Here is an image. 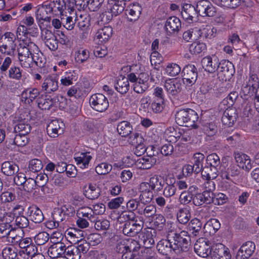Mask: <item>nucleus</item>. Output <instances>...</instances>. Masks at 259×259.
Returning <instances> with one entry per match:
<instances>
[{"label": "nucleus", "instance_id": "nucleus-1", "mask_svg": "<svg viewBox=\"0 0 259 259\" xmlns=\"http://www.w3.org/2000/svg\"><path fill=\"white\" fill-rule=\"evenodd\" d=\"M38 48L32 42L22 45L19 44L17 52L19 61L21 65L25 68H30L34 62L37 66H41V62H38V58L35 59L33 53L37 51Z\"/></svg>", "mask_w": 259, "mask_h": 259}, {"label": "nucleus", "instance_id": "nucleus-2", "mask_svg": "<svg viewBox=\"0 0 259 259\" xmlns=\"http://www.w3.org/2000/svg\"><path fill=\"white\" fill-rule=\"evenodd\" d=\"M166 238L171 240L176 253L179 254L182 252H186L190 247L191 238L187 231L169 232Z\"/></svg>", "mask_w": 259, "mask_h": 259}, {"label": "nucleus", "instance_id": "nucleus-3", "mask_svg": "<svg viewBox=\"0 0 259 259\" xmlns=\"http://www.w3.org/2000/svg\"><path fill=\"white\" fill-rule=\"evenodd\" d=\"M198 115L194 110L187 108L178 111L175 114L176 123L181 126L197 128L196 122L198 121Z\"/></svg>", "mask_w": 259, "mask_h": 259}, {"label": "nucleus", "instance_id": "nucleus-4", "mask_svg": "<svg viewBox=\"0 0 259 259\" xmlns=\"http://www.w3.org/2000/svg\"><path fill=\"white\" fill-rule=\"evenodd\" d=\"M16 48V47L12 45L0 43V54L7 56L0 66V70L2 72L6 71L10 67L12 63V58L15 55Z\"/></svg>", "mask_w": 259, "mask_h": 259}, {"label": "nucleus", "instance_id": "nucleus-5", "mask_svg": "<svg viewBox=\"0 0 259 259\" xmlns=\"http://www.w3.org/2000/svg\"><path fill=\"white\" fill-rule=\"evenodd\" d=\"M218 77L222 81L229 80L235 73L233 64L229 61H222L218 68Z\"/></svg>", "mask_w": 259, "mask_h": 259}, {"label": "nucleus", "instance_id": "nucleus-6", "mask_svg": "<svg viewBox=\"0 0 259 259\" xmlns=\"http://www.w3.org/2000/svg\"><path fill=\"white\" fill-rule=\"evenodd\" d=\"M90 103L93 109L100 112L105 111L109 106L107 98L102 94L93 95L90 99Z\"/></svg>", "mask_w": 259, "mask_h": 259}, {"label": "nucleus", "instance_id": "nucleus-7", "mask_svg": "<svg viewBox=\"0 0 259 259\" xmlns=\"http://www.w3.org/2000/svg\"><path fill=\"white\" fill-rule=\"evenodd\" d=\"M183 80L184 84L191 87L194 84L198 77L197 69L192 64L186 65L182 70Z\"/></svg>", "mask_w": 259, "mask_h": 259}, {"label": "nucleus", "instance_id": "nucleus-8", "mask_svg": "<svg viewBox=\"0 0 259 259\" xmlns=\"http://www.w3.org/2000/svg\"><path fill=\"white\" fill-rule=\"evenodd\" d=\"M196 11L202 17H213L216 13L215 8L207 0H201L197 2Z\"/></svg>", "mask_w": 259, "mask_h": 259}, {"label": "nucleus", "instance_id": "nucleus-9", "mask_svg": "<svg viewBox=\"0 0 259 259\" xmlns=\"http://www.w3.org/2000/svg\"><path fill=\"white\" fill-rule=\"evenodd\" d=\"M156 232L155 230L145 229L141 231L139 235V242L143 244L146 248H151L155 243L154 238Z\"/></svg>", "mask_w": 259, "mask_h": 259}, {"label": "nucleus", "instance_id": "nucleus-10", "mask_svg": "<svg viewBox=\"0 0 259 259\" xmlns=\"http://www.w3.org/2000/svg\"><path fill=\"white\" fill-rule=\"evenodd\" d=\"M136 221L126 222L120 226L122 233L130 237H134L140 234L143 229V226Z\"/></svg>", "mask_w": 259, "mask_h": 259}, {"label": "nucleus", "instance_id": "nucleus-11", "mask_svg": "<svg viewBox=\"0 0 259 259\" xmlns=\"http://www.w3.org/2000/svg\"><path fill=\"white\" fill-rule=\"evenodd\" d=\"M255 249V245L252 241H247L244 243L238 250L236 259H248Z\"/></svg>", "mask_w": 259, "mask_h": 259}, {"label": "nucleus", "instance_id": "nucleus-12", "mask_svg": "<svg viewBox=\"0 0 259 259\" xmlns=\"http://www.w3.org/2000/svg\"><path fill=\"white\" fill-rule=\"evenodd\" d=\"M211 256L212 259H231V257L228 248L221 243L212 247Z\"/></svg>", "mask_w": 259, "mask_h": 259}, {"label": "nucleus", "instance_id": "nucleus-13", "mask_svg": "<svg viewBox=\"0 0 259 259\" xmlns=\"http://www.w3.org/2000/svg\"><path fill=\"white\" fill-rule=\"evenodd\" d=\"M140 194L138 200L142 204H148L152 201L153 197V193L149 189L147 182L142 183L139 188Z\"/></svg>", "mask_w": 259, "mask_h": 259}, {"label": "nucleus", "instance_id": "nucleus-14", "mask_svg": "<svg viewBox=\"0 0 259 259\" xmlns=\"http://www.w3.org/2000/svg\"><path fill=\"white\" fill-rule=\"evenodd\" d=\"M64 126V124L61 121L53 120L47 126V133L52 138L57 137L63 133Z\"/></svg>", "mask_w": 259, "mask_h": 259}, {"label": "nucleus", "instance_id": "nucleus-15", "mask_svg": "<svg viewBox=\"0 0 259 259\" xmlns=\"http://www.w3.org/2000/svg\"><path fill=\"white\" fill-rule=\"evenodd\" d=\"M194 250L199 256L202 257H207L212 252V249H210V246L208 242L203 238L199 239L195 243Z\"/></svg>", "mask_w": 259, "mask_h": 259}, {"label": "nucleus", "instance_id": "nucleus-16", "mask_svg": "<svg viewBox=\"0 0 259 259\" xmlns=\"http://www.w3.org/2000/svg\"><path fill=\"white\" fill-rule=\"evenodd\" d=\"M172 242L169 238L166 239H161L157 244V250L160 254L168 256L175 252L174 247H173Z\"/></svg>", "mask_w": 259, "mask_h": 259}, {"label": "nucleus", "instance_id": "nucleus-17", "mask_svg": "<svg viewBox=\"0 0 259 259\" xmlns=\"http://www.w3.org/2000/svg\"><path fill=\"white\" fill-rule=\"evenodd\" d=\"M219 62L218 59L215 56H206L201 60L202 67L209 73H213L218 70Z\"/></svg>", "mask_w": 259, "mask_h": 259}, {"label": "nucleus", "instance_id": "nucleus-18", "mask_svg": "<svg viewBox=\"0 0 259 259\" xmlns=\"http://www.w3.org/2000/svg\"><path fill=\"white\" fill-rule=\"evenodd\" d=\"M234 155L237 165L240 168L247 171H249L251 169V159L248 155L239 152H234Z\"/></svg>", "mask_w": 259, "mask_h": 259}, {"label": "nucleus", "instance_id": "nucleus-19", "mask_svg": "<svg viewBox=\"0 0 259 259\" xmlns=\"http://www.w3.org/2000/svg\"><path fill=\"white\" fill-rule=\"evenodd\" d=\"M164 27L167 33L172 34L180 30L181 22L179 18L176 16L170 17L165 21Z\"/></svg>", "mask_w": 259, "mask_h": 259}, {"label": "nucleus", "instance_id": "nucleus-20", "mask_svg": "<svg viewBox=\"0 0 259 259\" xmlns=\"http://www.w3.org/2000/svg\"><path fill=\"white\" fill-rule=\"evenodd\" d=\"M101 189L96 184L89 183L83 187V194L89 199L95 200L101 195Z\"/></svg>", "mask_w": 259, "mask_h": 259}, {"label": "nucleus", "instance_id": "nucleus-21", "mask_svg": "<svg viewBox=\"0 0 259 259\" xmlns=\"http://www.w3.org/2000/svg\"><path fill=\"white\" fill-rule=\"evenodd\" d=\"M197 13L196 8L190 4H185L182 7L181 16L184 20L189 23L193 22V19Z\"/></svg>", "mask_w": 259, "mask_h": 259}, {"label": "nucleus", "instance_id": "nucleus-22", "mask_svg": "<svg viewBox=\"0 0 259 259\" xmlns=\"http://www.w3.org/2000/svg\"><path fill=\"white\" fill-rule=\"evenodd\" d=\"M237 117V114L235 108L226 109L222 117V123L228 126H231L236 121Z\"/></svg>", "mask_w": 259, "mask_h": 259}, {"label": "nucleus", "instance_id": "nucleus-23", "mask_svg": "<svg viewBox=\"0 0 259 259\" xmlns=\"http://www.w3.org/2000/svg\"><path fill=\"white\" fill-rule=\"evenodd\" d=\"M197 188L195 186H191L189 187L188 190L182 192L179 197V201L181 204L187 205L191 201H193L194 194L196 192Z\"/></svg>", "mask_w": 259, "mask_h": 259}, {"label": "nucleus", "instance_id": "nucleus-24", "mask_svg": "<svg viewBox=\"0 0 259 259\" xmlns=\"http://www.w3.org/2000/svg\"><path fill=\"white\" fill-rule=\"evenodd\" d=\"M164 87L168 93L176 95L181 91L182 84L176 79H168L165 81Z\"/></svg>", "mask_w": 259, "mask_h": 259}, {"label": "nucleus", "instance_id": "nucleus-25", "mask_svg": "<svg viewBox=\"0 0 259 259\" xmlns=\"http://www.w3.org/2000/svg\"><path fill=\"white\" fill-rule=\"evenodd\" d=\"M40 94L39 91L36 88L27 89L21 94V101L25 103H32Z\"/></svg>", "mask_w": 259, "mask_h": 259}, {"label": "nucleus", "instance_id": "nucleus-26", "mask_svg": "<svg viewBox=\"0 0 259 259\" xmlns=\"http://www.w3.org/2000/svg\"><path fill=\"white\" fill-rule=\"evenodd\" d=\"M36 102L41 110H49L55 103V99L50 96L41 95L37 98Z\"/></svg>", "mask_w": 259, "mask_h": 259}, {"label": "nucleus", "instance_id": "nucleus-27", "mask_svg": "<svg viewBox=\"0 0 259 259\" xmlns=\"http://www.w3.org/2000/svg\"><path fill=\"white\" fill-rule=\"evenodd\" d=\"M27 213L30 220L35 223H40L44 219L41 210L36 205H32L28 209Z\"/></svg>", "mask_w": 259, "mask_h": 259}, {"label": "nucleus", "instance_id": "nucleus-28", "mask_svg": "<svg viewBox=\"0 0 259 259\" xmlns=\"http://www.w3.org/2000/svg\"><path fill=\"white\" fill-rule=\"evenodd\" d=\"M239 167L235 163L230 164L228 167L221 172L223 179L231 180V178L238 176L240 174Z\"/></svg>", "mask_w": 259, "mask_h": 259}, {"label": "nucleus", "instance_id": "nucleus-29", "mask_svg": "<svg viewBox=\"0 0 259 259\" xmlns=\"http://www.w3.org/2000/svg\"><path fill=\"white\" fill-rule=\"evenodd\" d=\"M134 136V137L132 143L133 144L136 145L134 150V153L137 156H140L146 151L147 149L144 144L142 143L144 139L142 138V136L137 133L135 134Z\"/></svg>", "mask_w": 259, "mask_h": 259}, {"label": "nucleus", "instance_id": "nucleus-30", "mask_svg": "<svg viewBox=\"0 0 259 259\" xmlns=\"http://www.w3.org/2000/svg\"><path fill=\"white\" fill-rule=\"evenodd\" d=\"M66 246L63 243H53L48 249V253L51 257L58 258L64 254Z\"/></svg>", "mask_w": 259, "mask_h": 259}, {"label": "nucleus", "instance_id": "nucleus-31", "mask_svg": "<svg viewBox=\"0 0 259 259\" xmlns=\"http://www.w3.org/2000/svg\"><path fill=\"white\" fill-rule=\"evenodd\" d=\"M52 14H53V12L49 3L42 5L37 11V18L44 21H49Z\"/></svg>", "mask_w": 259, "mask_h": 259}, {"label": "nucleus", "instance_id": "nucleus-32", "mask_svg": "<svg viewBox=\"0 0 259 259\" xmlns=\"http://www.w3.org/2000/svg\"><path fill=\"white\" fill-rule=\"evenodd\" d=\"M127 79L126 77L120 75L114 84L115 90L121 94L126 93L130 89L129 82Z\"/></svg>", "mask_w": 259, "mask_h": 259}, {"label": "nucleus", "instance_id": "nucleus-33", "mask_svg": "<svg viewBox=\"0 0 259 259\" xmlns=\"http://www.w3.org/2000/svg\"><path fill=\"white\" fill-rule=\"evenodd\" d=\"M156 213V206L152 204H142L139 207L138 214L146 218H153Z\"/></svg>", "mask_w": 259, "mask_h": 259}, {"label": "nucleus", "instance_id": "nucleus-34", "mask_svg": "<svg viewBox=\"0 0 259 259\" xmlns=\"http://www.w3.org/2000/svg\"><path fill=\"white\" fill-rule=\"evenodd\" d=\"M2 172L6 176H11L17 173L19 170L17 164L12 161H5L2 164Z\"/></svg>", "mask_w": 259, "mask_h": 259}, {"label": "nucleus", "instance_id": "nucleus-35", "mask_svg": "<svg viewBox=\"0 0 259 259\" xmlns=\"http://www.w3.org/2000/svg\"><path fill=\"white\" fill-rule=\"evenodd\" d=\"M65 236L71 243L76 244L83 239H82L83 233L80 231L71 228L65 232Z\"/></svg>", "mask_w": 259, "mask_h": 259}, {"label": "nucleus", "instance_id": "nucleus-36", "mask_svg": "<svg viewBox=\"0 0 259 259\" xmlns=\"http://www.w3.org/2000/svg\"><path fill=\"white\" fill-rule=\"evenodd\" d=\"M41 87L47 93H51L58 90V81L54 77L49 76L45 80Z\"/></svg>", "mask_w": 259, "mask_h": 259}, {"label": "nucleus", "instance_id": "nucleus-37", "mask_svg": "<svg viewBox=\"0 0 259 259\" xmlns=\"http://www.w3.org/2000/svg\"><path fill=\"white\" fill-rule=\"evenodd\" d=\"M112 28L107 26L99 28L96 33V37L101 42L107 41L112 35Z\"/></svg>", "mask_w": 259, "mask_h": 259}, {"label": "nucleus", "instance_id": "nucleus-38", "mask_svg": "<svg viewBox=\"0 0 259 259\" xmlns=\"http://www.w3.org/2000/svg\"><path fill=\"white\" fill-rule=\"evenodd\" d=\"M31 130V126L28 121L25 119L18 120L17 124L14 127L15 133L22 135H28Z\"/></svg>", "mask_w": 259, "mask_h": 259}, {"label": "nucleus", "instance_id": "nucleus-39", "mask_svg": "<svg viewBox=\"0 0 259 259\" xmlns=\"http://www.w3.org/2000/svg\"><path fill=\"white\" fill-rule=\"evenodd\" d=\"M53 14L63 16V11L66 9V4L64 0H53L49 3Z\"/></svg>", "mask_w": 259, "mask_h": 259}, {"label": "nucleus", "instance_id": "nucleus-40", "mask_svg": "<svg viewBox=\"0 0 259 259\" xmlns=\"http://www.w3.org/2000/svg\"><path fill=\"white\" fill-rule=\"evenodd\" d=\"M178 222L182 224H186L191 218L190 209L188 207L180 208L177 213Z\"/></svg>", "mask_w": 259, "mask_h": 259}, {"label": "nucleus", "instance_id": "nucleus-41", "mask_svg": "<svg viewBox=\"0 0 259 259\" xmlns=\"http://www.w3.org/2000/svg\"><path fill=\"white\" fill-rule=\"evenodd\" d=\"M92 158V156L90 155V152H82L80 154H76L74 158L76 164L77 165H81L80 167L84 168L89 165Z\"/></svg>", "mask_w": 259, "mask_h": 259}, {"label": "nucleus", "instance_id": "nucleus-42", "mask_svg": "<svg viewBox=\"0 0 259 259\" xmlns=\"http://www.w3.org/2000/svg\"><path fill=\"white\" fill-rule=\"evenodd\" d=\"M156 162V158L144 157L137 160L136 165L140 169H148L155 164Z\"/></svg>", "mask_w": 259, "mask_h": 259}, {"label": "nucleus", "instance_id": "nucleus-43", "mask_svg": "<svg viewBox=\"0 0 259 259\" xmlns=\"http://www.w3.org/2000/svg\"><path fill=\"white\" fill-rule=\"evenodd\" d=\"M77 215L78 218H87L91 222L95 221L93 210L90 207L86 206L79 208L77 210Z\"/></svg>", "mask_w": 259, "mask_h": 259}, {"label": "nucleus", "instance_id": "nucleus-44", "mask_svg": "<svg viewBox=\"0 0 259 259\" xmlns=\"http://www.w3.org/2000/svg\"><path fill=\"white\" fill-rule=\"evenodd\" d=\"M133 130L131 123L126 121L119 122L117 126L118 134L123 137H126L131 134Z\"/></svg>", "mask_w": 259, "mask_h": 259}, {"label": "nucleus", "instance_id": "nucleus-45", "mask_svg": "<svg viewBox=\"0 0 259 259\" xmlns=\"http://www.w3.org/2000/svg\"><path fill=\"white\" fill-rule=\"evenodd\" d=\"M202 225L200 220L194 218L189 223L188 229L194 236H199L202 229Z\"/></svg>", "mask_w": 259, "mask_h": 259}, {"label": "nucleus", "instance_id": "nucleus-46", "mask_svg": "<svg viewBox=\"0 0 259 259\" xmlns=\"http://www.w3.org/2000/svg\"><path fill=\"white\" fill-rule=\"evenodd\" d=\"M219 169L206 165L202 169L201 175L203 179H215L219 173Z\"/></svg>", "mask_w": 259, "mask_h": 259}, {"label": "nucleus", "instance_id": "nucleus-47", "mask_svg": "<svg viewBox=\"0 0 259 259\" xmlns=\"http://www.w3.org/2000/svg\"><path fill=\"white\" fill-rule=\"evenodd\" d=\"M23 232L22 230H13L11 228L10 233L7 237V241L13 244H18L22 238Z\"/></svg>", "mask_w": 259, "mask_h": 259}, {"label": "nucleus", "instance_id": "nucleus-48", "mask_svg": "<svg viewBox=\"0 0 259 259\" xmlns=\"http://www.w3.org/2000/svg\"><path fill=\"white\" fill-rule=\"evenodd\" d=\"M161 179V176L157 175L151 177L149 180V183H148L149 189L152 190H161L164 185V183H162Z\"/></svg>", "mask_w": 259, "mask_h": 259}, {"label": "nucleus", "instance_id": "nucleus-49", "mask_svg": "<svg viewBox=\"0 0 259 259\" xmlns=\"http://www.w3.org/2000/svg\"><path fill=\"white\" fill-rule=\"evenodd\" d=\"M166 186L164 188L163 194L164 196L167 198L174 196L176 192V187L174 185L175 183V179L174 178H170L169 179V183H168V179H165Z\"/></svg>", "mask_w": 259, "mask_h": 259}, {"label": "nucleus", "instance_id": "nucleus-50", "mask_svg": "<svg viewBox=\"0 0 259 259\" xmlns=\"http://www.w3.org/2000/svg\"><path fill=\"white\" fill-rule=\"evenodd\" d=\"M126 15L130 21H135L139 17L141 13V7L139 5L134 4L131 8L126 9Z\"/></svg>", "mask_w": 259, "mask_h": 259}, {"label": "nucleus", "instance_id": "nucleus-51", "mask_svg": "<svg viewBox=\"0 0 259 259\" xmlns=\"http://www.w3.org/2000/svg\"><path fill=\"white\" fill-rule=\"evenodd\" d=\"M205 156L201 153H196L193 155L194 163L193 166L195 168V173L198 174L203 169V161Z\"/></svg>", "mask_w": 259, "mask_h": 259}, {"label": "nucleus", "instance_id": "nucleus-52", "mask_svg": "<svg viewBox=\"0 0 259 259\" xmlns=\"http://www.w3.org/2000/svg\"><path fill=\"white\" fill-rule=\"evenodd\" d=\"M206 165L220 169L221 163L220 157L216 153L209 154L206 159Z\"/></svg>", "mask_w": 259, "mask_h": 259}, {"label": "nucleus", "instance_id": "nucleus-53", "mask_svg": "<svg viewBox=\"0 0 259 259\" xmlns=\"http://www.w3.org/2000/svg\"><path fill=\"white\" fill-rule=\"evenodd\" d=\"M76 80L77 77L74 72H66L60 79V82L61 85L68 87L72 85Z\"/></svg>", "mask_w": 259, "mask_h": 259}, {"label": "nucleus", "instance_id": "nucleus-54", "mask_svg": "<svg viewBox=\"0 0 259 259\" xmlns=\"http://www.w3.org/2000/svg\"><path fill=\"white\" fill-rule=\"evenodd\" d=\"M113 1L114 3L111 9V11L115 16H117L124 11L126 5V2L123 0Z\"/></svg>", "mask_w": 259, "mask_h": 259}, {"label": "nucleus", "instance_id": "nucleus-55", "mask_svg": "<svg viewBox=\"0 0 259 259\" xmlns=\"http://www.w3.org/2000/svg\"><path fill=\"white\" fill-rule=\"evenodd\" d=\"M238 97L237 92H231L222 101V103L226 106V109H231Z\"/></svg>", "mask_w": 259, "mask_h": 259}, {"label": "nucleus", "instance_id": "nucleus-56", "mask_svg": "<svg viewBox=\"0 0 259 259\" xmlns=\"http://www.w3.org/2000/svg\"><path fill=\"white\" fill-rule=\"evenodd\" d=\"M16 38L14 34L10 32H7L1 37L0 43L16 47Z\"/></svg>", "mask_w": 259, "mask_h": 259}, {"label": "nucleus", "instance_id": "nucleus-57", "mask_svg": "<svg viewBox=\"0 0 259 259\" xmlns=\"http://www.w3.org/2000/svg\"><path fill=\"white\" fill-rule=\"evenodd\" d=\"M67 259H80L81 254L78 252L77 249L74 245L69 246L66 247L65 254Z\"/></svg>", "mask_w": 259, "mask_h": 259}, {"label": "nucleus", "instance_id": "nucleus-58", "mask_svg": "<svg viewBox=\"0 0 259 259\" xmlns=\"http://www.w3.org/2000/svg\"><path fill=\"white\" fill-rule=\"evenodd\" d=\"M206 49V46L204 43L195 42L192 43L190 47L189 51L192 54H199Z\"/></svg>", "mask_w": 259, "mask_h": 259}, {"label": "nucleus", "instance_id": "nucleus-59", "mask_svg": "<svg viewBox=\"0 0 259 259\" xmlns=\"http://www.w3.org/2000/svg\"><path fill=\"white\" fill-rule=\"evenodd\" d=\"M94 227L96 230L98 231H106L109 229L110 224L108 220L106 219L97 220L95 218Z\"/></svg>", "mask_w": 259, "mask_h": 259}, {"label": "nucleus", "instance_id": "nucleus-60", "mask_svg": "<svg viewBox=\"0 0 259 259\" xmlns=\"http://www.w3.org/2000/svg\"><path fill=\"white\" fill-rule=\"evenodd\" d=\"M22 71L19 67L13 66L8 71V77L11 79L19 80L22 77Z\"/></svg>", "mask_w": 259, "mask_h": 259}, {"label": "nucleus", "instance_id": "nucleus-61", "mask_svg": "<svg viewBox=\"0 0 259 259\" xmlns=\"http://www.w3.org/2000/svg\"><path fill=\"white\" fill-rule=\"evenodd\" d=\"M2 253L5 259H15L17 257V249L13 246H8L3 249Z\"/></svg>", "mask_w": 259, "mask_h": 259}, {"label": "nucleus", "instance_id": "nucleus-62", "mask_svg": "<svg viewBox=\"0 0 259 259\" xmlns=\"http://www.w3.org/2000/svg\"><path fill=\"white\" fill-rule=\"evenodd\" d=\"M16 194L13 191H5L0 196V200L3 203L12 202L16 199Z\"/></svg>", "mask_w": 259, "mask_h": 259}, {"label": "nucleus", "instance_id": "nucleus-63", "mask_svg": "<svg viewBox=\"0 0 259 259\" xmlns=\"http://www.w3.org/2000/svg\"><path fill=\"white\" fill-rule=\"evenodd\" d=\"M43 167L41 161L38 159H33L29 161L28 169L33 172L40 171Z\"/></svg>", "mask_w": 259, "mask_h": 259}, {"label": "nucleus", "instance_id": "nucleus-64", "mask_svg": "<svg viewBox=\"0 0 259 259\" xmlns=\"http://www.w3.org/2000/svg\"><path fill=\"white\" fill-rule=\"evenodd\" d=\"M49 239L50 235L46 232H39L34 238V241L37 245H44Z\"/></svg>", "mask_w": 259, "mask_h": 259}]
</instances>
